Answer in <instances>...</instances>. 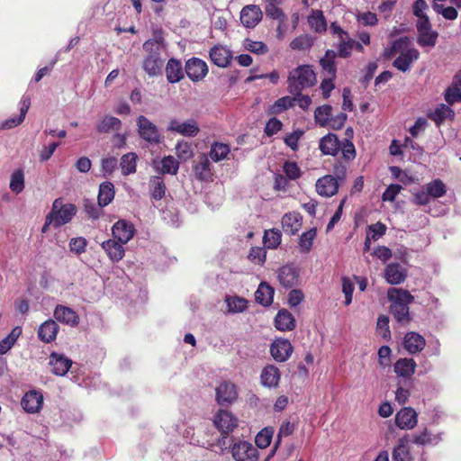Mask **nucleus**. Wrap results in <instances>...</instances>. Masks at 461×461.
Wrapping results in <instances>:
<instances>
[{
	"label": "nucleus",
	"mask_w": 461,
	"mask_h": 461,
	"mask_svg": "<svg viewBox=\"0 0 461 461\" xmlns=\"http://www.w3.org/2000/svg\"><path fill=\"white\" fill-rule=\"evenodd\" d=\"M294 351V347L286 339H276L270 347V354L277 362L286 361Z\"/></svg>",
	"instance_id": "nucleus-11"
},
{
	"label": "nucleus",
	"mask_w": 461,
	"mask_h": 461,
	"mask_svg": "<svg viewBox=\"0 0 461 461\" xmlns=\"http://www.w3.org/2000/svg\"><path fill=\"white\" fill-rule=\"evenodd\" d=\"M134 232L133 224L125 220H119L112 228L113 238L121 243H128L132 239Z\"/></svg>",
	"instance_id": "nucleus-21"
},
{
	"label": "nucleus",
	"mask_w": 461,
	"mask_h": 461,
	"mask_svg": "<svg viewBox=\"0 0 461 461\" xmlns=\"http://www.w3.org/2000/svg\"><path fill=\"white\" fill-rule=\"evenodd\" d=\"M87 241L84 237L73 238L69 241V248L72 252L80 255L86 251Z\"/></svg>",
	"instance_id": "nucleus-61"
},
{
	"label": "nucleus",
	"mask_w": 461,
	"mask_h": 461,
	"mask_svg": "<svg viewBox=\"0 0 461 461\" xmlns=\"http://www.w3.org/2000/svg\"><path fill=\"white\" fill-rule=\"evenodd\" d=\"M274 430L272 428H264L256 436L255 442L259 448L267 447L272 440Z\"/></svg>",
	"instance_id": "nucleus-46"
},
{
	"label": "nucleus",
	"mask_w": 461,
	"mask_h": 461,
	"mask_svg": "<svg viewBox=\"0 0 461 461\" xmlns=\"http://www.w3.org/2000/svg\"><path fill=\"white\" fill-rule=\"evenodd\" d=\"M274 288L266 282H261L255 292L256 302L263 306H269L273 303Z\"/></svg>",
	"instance_id": "nucleus-34"
},
{
	"label": "nucleus",
	"mask_w": 461,
	"mask_h": 461,
	"mask_svg": "<svg viewBox=\"0 0 461 461\" xmlns=\"http://www.w3.org/2000/svg\"><path fill=\"white\" fill-rule=\"evenodd\" d=\"M59 330L58 323L54 320L49 319L40 325L38 338L44 343H51L56 339Z\"/></svg>",
	"instance_id": "nucleus-24"
},
{
	"label": "nucleus",
	"mask_w": 461,
	"mask_h": 461,
	"mask_svg": "<svg viewBox=\"0 0 461 461\" xmlns=\"http://www.w3.org/2000/svg\"><path fill=\"white\" fill-rule=\"evenodd\" d=\"M337 56L342 59H348L352 54V38L342 39L335 45Z\"/></svg>",
	"instance_id": "nucleus-47"
},
{
	"label": "nucleus",
	"mask_w": 461,
	"mask_h": 461,
	"mask_svg": "<svg viewBox=\"0 0 461 461\" xmlns=\"http://www.w3.org/2000/svg\"><path fill=\"white\" fill-rule=\"evenodd\" d=\"M161 173L176 175L179 167L178 161L173 156H166L161 160Z\"/></svg>",
	"instance_id": "nucleus-49"
},
{
	"label": "nucleus",
	"mask_w": 461,
	"mask_h": 461,
	"mask_svg": "<svg viewBox=\"0 0 461 461\" xmlns=\"http://www.w3.org/2000/svg\"><path fill=\"white\" fill-rule=\"evenodd\" d=\"M266 250L260 247H252L249 253V259L254 264L262 265L266 261Z\"/></svg>",
	"instance_id": "nucleus-57"
},
{
	"label": "nucleus",
	"mask_w": 461,
	"mask_h": 461,
	"mask_svg": "<svg viewBox=\"0 0 461 461\" xmlns=\"http://www.w3.org/2000/svg\"><path fill=\"white\" fill-rule=\"evenodd\" d=\"M418 421V413L413 407H405V429H413Z\"/></svg>",
	"instance_id": "nucleus-64"
},
{
	"label": "nucleus",
	"mask_w": 461,
	"mask_h": 461,
	"mask_svg": "<svg viewBox=\"0 0 461 461\" xmlns=\"http://www.w3.org/2000/svg\"><path fill=\"white\" fill-rule=\"evenodd\" d=\"M348 163L349 162H347L344 159L343 161L338 159L333 165L332 176L340 183L344 182L346 179Z\"/></svg>",
	"instance_id": "nucleus-51"
},
{
	"label": "nucleus",
	"mask_w": 461,
	"mask_h": 461,
	"mask_svg": "<svg viewBox=\"0 0 461 461\" xmlns=\"http://www.w3.org/2000/svg\"><path fill=\"white\" fill-rule=\"evenodd\" d=\"M376 329L378 334L384 339H388L391 337L389 330V318L385 315H380L377 320Z\"/></svg>",
	"instance_id": "nucleus-54"
},
{
	"label": "nucleus",
	"mask_w": 461,
	"mask_h": 461,
	"mask_svg": "<svg viewBox=\"0 0 461 461\" xmlns=\"http://www.w3.org/2000/svg\"><path fill=\"white\" fill-rule=\"evenodd\" d=\"M176 153L179 158L185 160L193 156V149L188 142L180 141L176 146Z\"/></svg>",
	"instance_id": "nucleus-60"
},
{
	"label": "nucleus",
	"mask_w": 461,
	"mask_h": 461,
	"mask_svg": "<svg viewBox=\"0 0 461 461\" xmlns=\"http://www.w3.org/2000/svg\"><path fill=\"white\" fill-rule=\"evenodd\" d=\"M185 71L191 81L199 82L208 74V66L203 59L193 57L185 62Z\"/></svg>",
	"instance_id": "nucleus-8"
},
{
	"label": "nucleus",
	"mask_w": 461,
	"mask_h": 461,
	"mask_svg": "<svg viewBox=\"0 0 461 461\" xmlns=\"http://www.w3.org/2000/svg\"><path fill=\"white\" fill-rule=\"evenodd\" d=\"M303 218L300 213L295 212H286L282 218V227L285 232L289 235H294L302 226Z\"/></svg>",
	"instance_id": "nucleus-29"
},
{
	"label": "nucleus",
	"mask_w": 461,
	"mask_h": 461,
	"mask_svg": "<svg viewBox=\"0 0 461 461\" xmlns=\"http://www.w3.org/2000/svg\"><path fill=\"white\" fill-rule=\"evenodd\" d=\"M308 23L311 28L316 32L321 33L327 30L326 19L321 10L312 11L311 15L308 17Z\"/></svg>",
	"instance_id": "nucleus-40"
},
{
	"label": "nucleus",
	"mask_w": 461,
	"mask_h": 461,
	"mask_svg": "<svg viewBox=\"0 0 461 461\" xmlns=\"http://www.w3.org/2000/svg\"><path fill=\"white\" fill-rule=\"evenodd\" d=\"M138 156L135 152H129L121 158L120 167L123 176L136 172Z\"/></svg>",
	"instance_id": "nucleus-39"
},
{
	"label": "nucleus",
	"mask_w": 461,
	"mask_h": 461,
	"mask_svg": "<svg viewBox=\"0 0 461 461\" xmlns=\"http://www.w3.org/2000/svg\"><path fill=\"white\" fill-rule=\"evenodd\" d=\"M388 300L391 302L390 312L398 321H403V289L389 288L387 291Z\"/></svg>",
	"instance_id": "nucleus-10"
},
{
	"label": "nucleus",
	"mask_w": 461,
	"mask_h": 461,
	"mask_svg": "<svg viewBox=\"0 0 461 461\" xmlns=\"http://www.w3.org/2000/svg\"><path fill=\"white\" fill-rule=\"evenodd\" d=\"M209 56L211 61L220 68H226L231 61V51L221 45L213 46L210 51Z\"/></svg>",
	"instance_id": "nucleus-23"
},
{
	"label": "nucleus",
	"mask_w": 461,
	"mask_h": 461,
	"mask_svg": "<svg viewBox=\"0 0 461 461\" xmlns=\"http://www.w3.org/2000/svg\"><path fill=\"white\" fill-rule=\"evenodd\" d=\"M445 99L449 105L461 102V90L452 83L445 92Z\"/></svg>",
	"instance_id": "nucleus-55"
},
{
	"label": "nucleus",
	"mask_w": 461,
	"mask_h": 461,
	"mask_svg": "<svg viewBox=\"0 0 461 461\" xmlns=\"http://www.w3.org/2000/svg\"><path fill=\"white\" fill-rule=\"evenodd\" d=\"M396 55H398V57L393 61V67L403 71V38L395 40L390 47L385 48L383 53V58L384 59H392Z\"/></svg>",
	"instance_id": "nucleus-19"
},
{
	"label": "nucleus",
	"mask_w": 461,
	"mask_h": 461,
	"mask_svg": "<svg viewBox=\"0 0 461 461\" xmlns=\"http://www.w3.org/2000/svg\"><path fill=\"white\" fill-rule=\"evenodd\" d=\"M238 398V393L235 384L230 382H222L216 388V401L221 406H229Z\"/></svg>",
	"instance_id": "nucleus-14"
},
{
	"label": "nucleus",
	"mask_w": 461,
	"mask_h": 461,
	"mask_svg": "<svg viewBox=\"0 0 461 461\" xmlns=\"http://www.w3.org/2000/svg\"><path fill=\"white\" fill-rule=\"evenodd\" d=\"M263 14L258 5H248L240 11V23L246 28H255L262 20Z\"/></svg>",
	"instance_id": "nucleus-12"
},
{
	"label": "nucleus",
	"mask_w": 461,
	"mask_h": 461,
	"mask_svg": "<svg viewBox=\"0 0 461 461\" xmlns=\"http://www.w3.org/2000/svg\"><path fill=\"white\" fill-rule=\"evenodd\" d=\"M332 107L330 104H323L316 108L314 118L320 126H327L331 117Z\"/></svg>",
	"instance_id": "nucleus-44"
},
{
	"label": "nucleus",
	"mask_w": 461,
	"mask_h": 461,
	"mask_svg": "<svg viewBox=\"0 0 461 461\" xmlns=\"http://www.w3.org/2000/svg\"><path fill=\"white\" fill-rule=\"evenodd\" d=\"M53 225L59 227L68 223L77 213V207L73 203H62V199L58 198L53 202L51 212Z\"/></svg>",
	"instance_id": "nucleus-5"
},
{
	"label": "nucleus",
	"mask_w": 461,
	"mask_h": 461,
	"mask_svg": "<svg viewBox=\"0 0 461 461\" xmlns=\"http://www.w3.org/2000/svg\"><path fill=\"white\" fill-rule=\"evenodd\" d=\"M124 243H121L116 239H109L101 244V247L113 262H119L124 257L125 250L122 247Z\"/></svg>",
	"instance_id": "nucleus-26"
},
{
	"label": "nucleus",
	"mask_w": 461,
	"mask_h": 461,
	"mask_svg": "<svg viewBox=\"0 0 461 461\" xmlns=\"http://www.w3.org/2000/svg\"><path fill=\"white\" fill-rule=\"evenodd\" d=\"M430 197H443L447 193L446 185L441 180H434L427 185Z\"/></svg>",
	"instance_id": "nucleus-52"
},
{
	"label": "nucleus",
	"mask_w": 461,
	"mask_h": 461,
	"mask_svg": "<svg viewBox=\"0 0 461 461\" xmlns=\"http://www.w3.org/2000/svg\"><path fill=\"white\" fill-rule=\"evenodd\" d=\"M213 423L221 434L228 435L238 425L237 418L226 410H220L214 416Z\"/></svg>",
	"instance_id": "nucleus-15"
},
{
	"label": "nucleus",
	"mask_w": 461,
	"mask_h": 461,
	"mask_svg": "<svg viewBox=\"0 0 461 461\" xmlns=\"http://www.w3.org/2000/svg\"><path fill=\"white\" fill-rule=\"evenodd\" d=\"M277 280L285 289L292 288L298 284L299 269L294 264H286L277 270Z\"/></svg>",
	"instance_id": "nucleus-9"
},
{
	"label": "nucleus",
	"mask_w": 461,
	"mask_h": 461,
	"mask_svg": "<svg viewBox=\"0 0 461 461\" xmlns=\"http://www.w3.org/2000/svg\"><path fill=\"white\" fill-rule=\"evenodd\" d=\"M266 14L274 20L286 22V16L283 10L279 7V5H269L265 6Z\"/></svg>",
	"instance_id": "nucleus-56"
},
{
	"label": "nucleus",
	"mask_w": 461,
	"mask_h": 461,
	"mask_svg": "<svg viewBox=\"0 0 461 461\" xmlns=\"http://www.w3.org/2000/svg\"><path fill=\"white\" fill-rule=\"evenodd\" d=\"M385 230H386L385 225L378 221L375 224L368 226L366 234L373 240H376L385 233Z\"/></svg>",
	"instance_id": "nucleus-63"
},
{
	"label": "nucleus",
	"mask_w": 461,
	"mask_h": 461,
	"mask_svg": "<svg viewBox=\"0 0 461 461\" xmlns=\"http://www.w3.org/2000/svg\"><path fill=\"white\" fill-rule=\"evenodd\" d=\"M164 47V37L162 32H155L152 39L147 40L143 45L146 55L142 61V68L149 77L161 75L164 66V59L161 51Z\"/></svg>",
	"instance_id": "nucleus-1"
},
{
	"label": "nucleus",
	"mask_w": 461,
	"mask_h": 461,
	"mask_svg": "<svg viewBox=\"0 0 461 461\" xmlns=\"http://www.w3.org/2000/svg\"><path fill=\"white\" fill-rule=\"evenodd\" d=\"M230 152V149L228 144L215 141L211 146L209 155H210V158L214 162H219V161L226 158Z\"/></svg>",
	"instance_id": "nucleus-42"
},
{
	"label": "nucleus",
	"mask_w": 461,
	"mask_h": 461,
	"mask_svg": "<svg viewBox=\"0 0 461 461\" xmlns=\"http://www.w3.org/2000/svg\"><path fill=\"white\" fill-rule=\"evenodd\" d=\"M290 94H300L316 83V75L311 65H300L293 69L287 78Z\"/></svg>",
	"instance_id": "nucleus-3"
},
{
	"label": "nucleus",
	"mask_w": 461,
	"mask_h": 461,
	"mask_svg": "<svg viewBox=\"0 0 461 461\" xmlns=\"http://www.w3.org/2000/svg\"><path fill=\"white\" fill-rule=\"evenodd\" d=\"M281 377L280 370L274 365H267L260 374L261 384L266 387H276Z\"/></svg>",
	"instance_id": "nucleus-30"
},
{
	"label": "nucleus",
	"mask_w": 461,
	"mask_h": 461,
	"mask_svg": "<svg viewBox=\"0 0 461 461\" xmlns=\"http://www.w3.org/2000/svg\"><path fill=\"white\" fill-rule=\"evenodd\" d=\"M426 346V339L416 332L405 333V350L410 354L420 353Z\"/></svg>",
	"instance_id": "nucleus-32"
},
{
	"label": "nucleus",
	"mask_w": 461,
	"mask_h": 461,
	"mask_svg": "<svg viewBox=\"0 0 461 461\" xmlns=\"http://www.w3.org/2000/svg\"><path fill=\"white\" fill-rule=\"evenodd\" d=\"M115 191H114V185L112 182L105 181L103 182L99 185V191H98V205L100 207H104L108 205L114 198Z\"/></svg>",
	"instance_id": "nucleus-36"
},
{
	"label": "nucleus",
	"mask_w": 461,
	"mask_h": 461,
	"mask_svg": "<svg viewBox=\"0 0 461 461\" xmlns=\"http://www.w3.org/2000/svg\"><path fill=\"white\" fill-rule=\"evenodd\" d=\"M23 409L28 413H37L43 405V394L41 391L31 390L27 392L21 401Z\"/></svg>",
	"instance_id": "nucleus-16"
},
{
	"label": "nucleus",
	"mask_w": 461,
	"mask_h": 461,
	"mask_svg": "<svg viewBox=\"0 0 461 461\" xmlns=\"http://www.w3.org/2000/svg\"><path fill=\"white\" fill-rule=\"evenodd\" d=\"M244 48L249 52L263 55L268 52V47L263 41H256L250 39H246L244 41Z\"/></svg>",
	"instance_id": "nucleus-50"
},
{
	"label": "nucleus",
	"mask_w": 461,
	"mask_h": 461,
	"mask_svg": "<svg viewBox=\"0 0 461 461\" xmlns=\"http://www.w3.org/2000/svg\"><path fill=\"white\" fill-rule=\"evenodd\" d=\"M138 133L140 137L151 145L159 144L163 136L158 127L144 115L137 118Z\"/></svg>",
	"instance_id": "nucleus-6"
},
{
	"label": "nucleus",
	"mask_w": 461,
	"mask_h": 461,
	"mask_svg": "<svg viewBox=\"0 0 461 461\" xmlns=\"http://www.w3.org/2000/svg\"><path fill=\"white\" fill-rule=\"evenodd\" d=\"M21 334L22 329L17 326L5 338L0 340V355L6 354L15 344Z\"/></svg>",
	"instance_id": "nucleus-43"
},
{
	"label": "nucleus",
	"mask_w": 461,
	"mask_h": 461,
	"mask_svg": "<svg viewBox=\"0 0 461 461\" xmlns=\"http://www.w3.org/2000/svg\"><path fill=\"white\" fill-rule=\"evenodd\" d=\"M337 53L333 50H327L324 56L320 59L319 64L321 68V74L324 77H337Z\"/></svg>",
	"instance_id": "nucleus-25"
},
{
	"label": "nucleus",
	"mask_w": 461,
	"mask_h": 461,
	"mask_svg": "<svg viewBox=\"0 0 461 461\" xmlns=\"http://www.w3.org/2000/svg\"><path fill=\"white\" fill-rule=\"evenodd\" d=\"M274 325L280 331H291L296 326L293 314L286 309L279 310L275 317Z\"/></svg>",
	"instance_id": "nucleus-27"
},
{
	"label": "nucleus",
	"mask_w": 461,
	"mask_h": 461,
	"mask_svg": "<svg viewBox=\"0 0 461 461\" xmlns=\"http://www.w3.org/2000/svg\"><path fill=\"white\" fill-rule=\"evenodd\" d=\"M312 46L311 41L307 35H300L290 42V47L294 50H304Z\"/></svg>",
	"instance_id": "nucleus-59"
},
{
	"label": "nucleus",
	"mask_w": 461,
	"mask_h": 461,
	"mask_svg": "<svg viewBox=\"0 0 461 461\" xmlns=\"http://www.w3.org/2000/svg\"><path fill=\"white\" fill-rule=\"evenodd\" d=\"M49 364L51 366L52 374L58 376H64L70 369L72 360L63 354L52 352L50 355Z\"/></svg>",
	"instance_id": "nucleus-20"
},
{
	"label": "nucleus",
	"mask_w": 461,
	"mask_h": 461,
	"mask_svg": "<svg viewBox=\"0 0 461 461\" xmlns=\"http://www.w3.org/2000/svg\"><path fill=\"white\" fill-rule=\"evenodd\" d=\"M384 278L392 285H398L403 280V271L400 264H388L384 269Z\"/></svg>",
	"instance_id": "nucleus-38"
},
{
	"label": "nucleus",
	"mask_w": 461,
	"mask_h": 461,
	"mask_svg": "<svg viewBox=\"0 0 461 461\" xmlns=\"http://www.w3.org/2000/svg\"><path fill=\"white\" fill-rule=\"evenodd\" d=\"M317 230L312 228L303 232L299 238V250L301 253H309L312 248L313 240L316 239Z\"/></svg>",
	"instance_id": "nucleus-41"
},
{
	"label": "nucleus",
	"mask_w": 461,
	"mask_h": 461,
	"mask_svg": "<svg viewBox=\"0 0 461 461\" xmlns=\"http://www.w3.org/2000/svg\"><path fill=\"white\" fill-rule=\"evenodd\" d=\"M429 5L425 0H415L412 5V14L417 17L416 21H422L423 18H429L426 14Z\"/></svg>",
	"instance_id": "nucleus-58"
},
{
	"label": "nucleus",
	"mask_w": 461,
	"mask_h": 461,
	"mask_svg": "<svg viewBox=\"0 0 461 461\" xmlns=\"http://www.w3.org/2000/svg\"><path fill=\"white\" fill-rule=\"evenodd\" d=\"M30 106L31 97L29 95H23L20 102V114L17 117L5 120L0 126V129H12L20 125L23 122Z\"/></svg>",
	"instance_id": "nucleus-28"
},
{
	"label": "nucleus",
	"mask_w": 461,
	"mask_h": 461,
	"mask_svg": "<svg viewBox=\"0 0 461 461\" xmlns=\"http://www.w3.org/2000/svg\"><path fill=\"white\" fill-rule=\"evenodd\" d=\"M165 71L167 80L169 83H178L184 78L182 64L178 59L175 58H171L168 59L166 65Z\"/></svg>",
	"instance_id": "nucleus-31"
},
{
	"label": "nucleus",
	"mask_w": 461,
	"mask_h": 461,
	"mask_svg": "<svg viewBox=\"0 0 461 461\" xmlns=\"http://www.w3.org/2000/svg\"><path fill=\"white\" fill-rule=\"evenodd\" d=\"M281 232L278 230H269L265 231L264 242L268 249H276L281 243Z\"/></svg>",
	"instance_id": "nucleus-48"
},
{
	"label": "nucleus",
	"mask_w": 461,
	"mask_h": 461,
	"mask_svg": "<svg viewBox=\"0 0 461 461\" xmlns=\"http://www.w3.org/2000/svg\"><path fill=\"white\" fill-rule=\"evenodd\" d=\"M193 171L198 181L208 182L212 180V166L206 154H201L194 162Z\"/></svg>",
	"instance_id": "nucleus-13"
},
{
	"label": "nucleus",
	"mask_w": 461,
	"mask_h": 461,
	"mask_svg": "<svg viewBox=\"0 0 461 461\" xmlns=\"http://www.w3.org/2000/svg\"><path fill=\"white\" fill-rule=\"evenodd\" d=\"M149 188L152 200L159 201L166 195L167 186L164 179L159 176H153L149 178Z\"/></svg>",
	"instance_id": "nucleus-35"
},
{
	"label": "nucleus",
	"mask_w": 461,
	"mask_h": 461,
	"mask_svg": "<svg viewBox=\"0 0 461 461\" xmlns=\"http://www.w3.org/2000/svg\"><path fill=\"white\" fill-rule=\"evenodd\" d=\"M53 315L59 322L71 327L77 326L80 321L79 315L72 308L61 304L55 307Z\"/></svg>",
	"instance_id": "nucleus-18"
},
{
	"label": "nucleus",
	"mask_w": 461,
	"mask_h": 461,
	"mask_svg": "<svg viewBox=\"0 0 461 461\" xmlns=\"http://www.w3.org/2000/svg\"><path fill=\"white\" fill-rule=\"evenodd\" d=\"M9 187L12 192L20 194L24 189V173L23 170L19 168L14 171L11 175Z\"/></svg>",
	"instance_id": "nucleus-45"
},
{
	"label": "nucleus",
	"mask_w": 461,
	"mask_h": 461,
	"mask_svg": "<svg viewBox=\"0 0 461 461\" xmlns=\"http://www.w3.org/2000/svg\"><path fill=\"white\" fill-rule=\"evenodd\" d=\"M455 113L451 109L449 105L447 104H439L436 107L432 114L430 115V120H433L436 125H441L447 118L450 120H454Z\"/></svg>",
	"instance_id": "nucleus-37"
},
{
	"label": "nucleus",
	"mask_w": 461,
	"mask_h": 461,
	"mask_svg": "<svg viewBox=\"0 0 461 461\" xmlns=\"http://www.w3.org/2000/svg\"><path fill=\"white\" fill-rule=\"evenodd\" d=\"M247 300L238 296L228 299L230 311L233 312H241L247 309Z\"/></svg>",
	"instance_id": "nucleus-62"
},
{
	"label": "nucleus",
	"mask_w": 461,
	"mask_h": 461,
	"mask_svg": "<svg viewBox=\"0 0 461 461\" xmlns=\"http://www.w3.org/2000/svg\"><path fill=\"white\" fill-rule=\"evenodd\" d=\"M339 182L331 175H326L316 182V191L321 196L330 197L338 193Z\"/></svg>",
	"instance_id": "nucleus-22"
},
{
	"label": "nucleus",
	"mask_w": 461,
	"mask_h": 461,
	"mask_svg": "<svg viewBox=\"0 0 461 461\" xmlns=\"http://www.w3.org/2000/svg\"><path fill=\"white\" fill-rule=\"evenodd\" d=\"M417 31L416 42L420 48L433 49L438 38V32L433 30L429 18H423L422 21H416Z\"/></svg>",
	"instance_id": "nucleus-4"
},
{
	"label": "nucleus",
	"mask_w": 461,
	"mask_h": 461,
	"mask_svg": "<svg viewBox=\"0 0 461 461\" xmlns=\"http://www.w3.org/2000/svg\"><path fill=\"white\" fill-rule=\"evenodd\" d=\"M231 455L235 461H258L259 456L258 448L245 440L232 445Z\"/></svg>",
	"instance_id": "nucleus-7"
},
{
	"label": "nucleus",
	"mask_w": 461,
	"mask_h": 461,
	"mask_svg": "<svg viewBox=\"0 0 461 461\" xmlns=\"http://www.w3.org/2000/svg\"><path fill=\"white\" fill-rule=\"evenodd\" d=\"M167 131H176L185 137H194L199 132L200 129L195 120L190 119L184 122H179L177 120L173 119L169 122Z\"/></svg>",
	"instance_id": "nucleus-17"
},
{
	"label": "nucleus",
	"mask_w": 461,
	"mask_h": 461,
	"mask_svg": "<svg viewBox=\"0 0 461 461\" xmlns=\"http://www.w3.org/2000/svg\"><path fill=\"white\" fill-rule=\"evenodd\" d=\"M122 121L117 117L105 115L95 125L98 133H110L119 131L122 128Z\"/></svg>",
	"instance_id": "nucleus-33"
},
{
	"label": "nucleus",
	"mask_w": 461,
	"mask_h": 461,
	"mask_svg": "<svg viewBox=\"0 0 461 461\" xmlns=\"http://www.w3.org/2000/svg\"><path fill=\"white\" fill-rule=\"evenodd\" d=\"M283 170L288 179L296 180L301 176V170L296 162L285 161Z\"/></svg>",
	"instance_id": "nucleus-53"
},
{
	"label": "nucleus",
	"mask_w": 461,
	"mask_h": 461,
	"mask_svg": "<svg viewBox=\"0 0 461 461\" xmlns=\"http://www.w3.org/2000/svg\"><path fill=\"white\" fill-rule=\"evenodd\" d=\"M319 149L322 155L332 157L337 156L339 151L341 150L342 158L347 162L353 161L357 156L355 145L348 138L340 141L338 136L331 132L321 138Z\"/></svg>",
	"instance_id": "nucleus-2"
}]
</instances>
